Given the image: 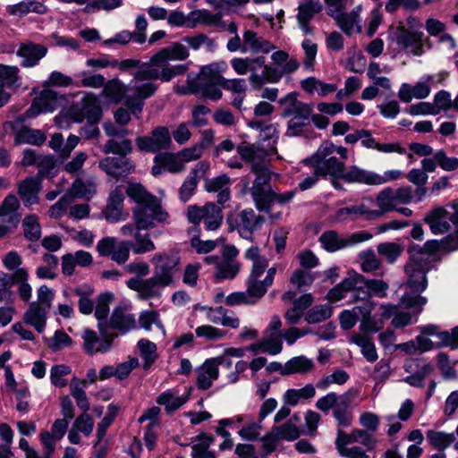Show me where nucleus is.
I'll list each match as a JSON object with an SVG mask.
<instances>
[{
    "label": "nucleus",
    "mask_w": 458,
    "mask_h": 458,
    "mask_svg": "<svg viewBox=\"0 0 458 458\" xmlns=\"http://www.w3.org/2000/svg\"><path fill=\"white\" fill-rule=\"evenodd\" d=\"M231 228L235 229L241 237L251 241L253 233L259 230L264 223L262 216L257 215L253 209L246 208L236 215L227 217Z\"/></svg>",
    "instance_id": "obj_11"
},
{
    "label": "nucleus",
    "mask_w": 458,
    "mask_h": 458,
    "mask_svg": "<svg viewBox=\"0 0 458 458\" xmlns=\"http://www.w3.org/2000/svg\"><path fill=\"white\" fill-rule=\"evenodd\" d=\"M243 47L242 53L248 51L252 53L267 54L275 48V46L268 40L259 36L255 31L246 30L242 35Z\"/></svg>",
    "instance_id": "obj_33"
},
{
    "label": "nucleus",
    "mask_w": 458,
    "mask_h": 458,
    "mask_svg": "<svg viewBox=\"0 0 458 458\" xmlns=\"http://www.w3.org/2000/svg\"><path fill=\"white\" fill-rule=\"evenodd\" d=\"M96 178H89L87 181L76 179L67 193L72 194L73 199L78 198L89 200L96 194Z\"/></svg>",
    "instance_id": "obj_44"
},
{
    "label": "nucleus",
    "mask_w": 458,
    "mask_h": 458,
    "mask_svg": "<svg viewBox=\"0 0 458 458\" xmlns=\"http://www.w3.org/2000/svg\"><path fill=\"white\" fill-rule=\"evenodd\" d=\"M196 374L197 387L200 390L210 388L213 382L219 377V369L216 368V361L212 359H207L196 369Z\"/></svg>",
    "instance_id": "obj_30"
},
{
    "label": "nucleus",
    "mask_w": 458,
    "mask_h": 458,
    "mask_svg": "<svg viewBox=\"0 0 458 458\" xmlns=\"http://www.w3.org/2000/svg\"><path fill=\"white\" fill-rule=\"evenodd\" d=\"M372 234L368 231H359L348 236H342L337 232L328 230L319 236L321 246L328 252H335L358 243L369 241Z\"/></svg>",
    "instance_id": "obj_10"
},
{
    "label": "nucleus",
    "mask_w": 458,
    "mask_h": 458,
    "mask_svg": "<svg viewBox=\"0 0 458 458\" xmlns=\"http://www.w3.org/2000/svg\"><path fill=\"white\" fill-rule=\"evenodd\" d=\"M127 286L137 292L140 300H148L152 297L160 296L159 287H166L155 276L147 279L132 277L126 283Z\"/></svg>",
    "instance_id": "obj_20"
},
{
    "label": "nucleus",
    "mask_w": 458,
    "mask_h": 458,
    "mask_svg": "<svg viewBox=\"0 0 458 458\" xmlns=\"http://www.w3.org/2000/svg\"><path fill=\"white\" fill-rule=\"evenodd\" d=\"M189 56V51L185 46L181 43H174L168 47H165L151 58V64L156 66H164L169 61H182Z\"/></svg>",
    "instance_id": "obj_29"
},
{
    "label": "nucleus",
    "mask_w": 458,
    "mask_h": 458,
    "mask_svg": "<svg viewBox=\"0 0 458 458\" xmlns=\"http://www.w3.org/2000/svg\"><path fill=\"white\" fill-rule=\"evenodd\" d=\"M439 249L440 243L437 240H430L426 242L423 247L415 244L410 246L408 252L411 261L429 265L431 256Z\"/></svg>",
    "instance_id": "obj_40"
},
{
    "label": "nucleus",
    "mask_w": 458,
    "mask_h": 458,
    "mask_svg": "<svg viewBox=\"0 0 458 458\" xmlns=\"http://www.w3.org/2000/svg\"><path fill=\"white\" fill-rule=\"evenodd\" d=\"M165 169L171 173H179L184 169V165L178 155L175 156L167 152L159 153L154 157L152 174L157 176Z\"/></svg>",
    "instance_id": "obj_32"
},
{
    "label": "nucleus",
    "mask_w": 458,
    "mask_h": 458,
    "mask_svg": "<svg viewBox=\"0 0 458 458\" xmlns=\"http://www.w3.org/2000/svg\"><path fill=\"white\" fill-rule=\"evenodd\" d=\"M24 238L31 242H38L42 235L41 225L35 214L26 215L21 221Z\"/></svg>",
    "instance_id": "obj_48"
},
{
    "label": "nucleus",
    "mask_w": 458,
    "mask_h": 458,
    "mask_svg": "<svg viewBox=\"0 0 458 458\" xmlns=\"http://www.w3.org/2000/svg\"><path fill=\"white\" fill-rule=\"evenodd\" d=\"M102 337H99L97 333L90 329H85L82 335L83 348L86 353L93 355L98 352H107L111 347L114 339L117 336L116 334L109 333L106 327V334L100 332Z\"/></svg>",
    "instance_id": "obj_15"
},
{
    "label": "nucleus",
    "mask_w": 458,
    "mask_h": 458,
    "mask_svg": "<svg viewBox=\"0 0 458 458\" xmlns=\"http://www.w3.org/2000/svg\"><path fill=\"white\" fill-rule=\"evenodd\" d=\"M48 311L49 310L46 307L32 301L23 314V321L25 324L33 327L38 333H42L47 325Z\"/></svg>",
    "instance_id": "obj_35"
},
{
    "label": "nucleus",
    "mask_w": 458,
    "mask_h": 458,
    "mask_svg": "<svg viewBox=\"0 0 458 458\" xmlns=\"http://www.w3.org/2000/svg\"><path fill=\"white\" fill-rule=\"evenodd\" d=\"M314 368L312 360L305 356H297L290 359L284 364V374H305L311 371Z\"/></svg>",
    "instance_id": "obj_52"
},
{
    "label": "nucleus",
    "mask_w": 458,
    "mask_h": 458,
    "mask_svg": "<svg viewBox=\"0 0 458 458\" xmlns=\"http://www.w3.org/2000/svg\"><path fill=\"white\" fill-rule=\"evenodd\" d=\"M47 140L46 134L38 129L22 127L14 134L15 145L30 144L41 146Z\"/></svg>",
    "instance_id": "obj_43"
},
{
    "label": "nucleus",
    "mask_w": 458,
    "mask_h": 458,
    "mask_svg": "<svg viewBox=\"0 0 458 458\" xmlns=\"http://www.w3.org/2000/svg\"><path fill=\"white\" fill-rule=\"evenodd\" d=\"M157 77L158 70L155 64H151L150 60L140 65L139 71L135 72L133 79L127 86L128 91L132 92V95L127 94L124 97V105L132 114L140 113L143 100L156 92L157 87L152 81L157 80Z\"/></svg>",
    "instance_id": "obj_2"
},
{
    "label": "nucleus",
    "mask_w": 458,
    "mask_h": 458,
    "mask_svg": "<svg viewBox=\"0 0 458 458\" xmlns=\"http://www.w3.org/2000/svg\"><path fill=\"white\" fill-rule=\"evenodd\" d=\"M20 70L15 65L0 64V107L10 99V95L4 88H14L20 85Z\"/></svg>",
    "instance_id": "obj_27"
},
{
    "label": "nucleus",
    "mask_w": 458,
    "mask_h": 458,
    "mask_svg": "<svg viewBox=\"0 0 458 458\" xmlns=\"http://www.w3.org/2000/svg\"><path fill=\"white\" fill-rule=\"evenodd\" d=\"M241 265L236 260L221 259L216 269V276L218 279H233L240 272Z\"/></svg>",
    "instance_id": "obj_62"
},
{
    "label": "nucleus",
    "mask_w": 458,
    "mask_h": 458,
    "mask_svg": "<svg viewBox=\"0 0 458 458\" xmlns=\"http://www.w3.org/2000/svg\"><path fill=\"white\" fill-rule=\"evenodd\" d=\"M236 150L241 158L250 165L251 172H259L267 165L268 153L260 144L242 141L236 147Z\"/></svg>",
    "instance_id": "obj_14"
},
{
    "label": "nucleus",
    "mask_w": 458,
    "mask_h": 458,
    "mask_svg": "<svg viewBox=\"0 0 458 458\" xmlns=\"http://www.w3.org/2000/svg\"><path fill=\"white\" fill-rule=\"evenodd\" d=\"M98 99L92 93H87L81 100V113L75 116L78 123L87 119L89 123H97L101 117Z\"/></svg>",
    "instance_id": "obj_28"
},
{
    "label": "nucleus",
    "mask_w": 458,
    "mask_h": 458,
    "mask_svg": "<svg viewBox=\"0 0 458 458\" xmlns=\"http://www.w3.org/2000/svg\"><path fill=\"white\" fill-rule=\"evenodd\" d=\"M183 42L186 43L192 50H199L200 47H205L207 51L214 52L217 44L213 38H210L206 34L199 33L193 36H187L183 38Z\"/></svg>",
    "instance_id": "obj_56"
},
{
    "label": "nucleus",
    "mask_w": 458,
    "mask_h": 458,
    "mask_svg": "<svg viewBox=\"0 0 458 458\" xmlns=\"http://www.w3.org/2000/svg\"><path fill=\"white\" fill-rule=\"evenodd\" d=\"M124 195L119 188H115L109 194L107 205L104 211L105 218L111 223L122 219Z\"/></svg>",
    "instance_id": "obj_37"
},
{
    "label": "nucleus",
    "mask_w": 458,
    "mask_h": 458,
    "mask_svg": "<svg viewBox=\"0 0 458 458\" xmlns=\"http://www.w3.org/2000/svg\"><path fill=\"white\" fill-rule=\"evenodd\" d=\"M409 182L415 184L417 188L418 200H421L427 193L425 184L428 182V176L421 169L413 168L406 175Z\"/></svg>",
    "instance_id": "obj_64"
},
{
    "label": "nucleus",
    "mask_w": 458,
    "mask_h": 458,
    "mask_svg": "<svg viewBox=\"0 0 458 458\" xmlns=\"http://www.w3.org/2000/svg\"><path fill=\"white\" fill-rule=\"evenodd\" d=\"M138 348L143 360V369H148L157 358L156 344L147 339H140L138 342Z\"/></svg>",
    "instance_id": "obj_59"
},
{
    "label": "nucleus",
    "mask_w": 458,
    "mask_h": 458,
    "mask_svg": "<svg viewBox=\"0 0 458 458\" xmlns=\"http://www.w3.org/2000/svg\"><path fill=\"white\" fill-rule=\"evenodd\" d=\"M171 141L168 129L160 126L154 129L150 136L138 137L136 145L141 151L157 153L162 149L169 148Z\"/></svg>",
    "instance_id": "obj_13"
},
{
    "label": "nucleus",
    "mask_w": 458,
    "mask_h": 458,
    "mask_svg": "<svg viewBox=\"0 0 458 458\" xmlns=\"http://www.w3.org/2000/svg\"><path fill=\"white\" fill-rule=\"evenodd\" d=\"M223 220L222 209L214 203L206 204V212L204 224L207 230L213 231L217 229Z\"/></svg>",
    "instance_id": "obj_58"
},
{
    "label": "nucleus",
    "mask_w": 458,
    "mask_h": 458,
    "mask_svg": "<svg viewBox=\"0 0 458 458\" xmlns=\"http://www.w3.org/2000/svg\"><path fill=\"white\" fill-rule=\"evenodd\" d=\"M228 66L225 61H219L204 65L200 68L197 77L188 75L187 82L189 91L200 98L214 101L219 100L223 94L221 87L225 77L222 75Z\"/></svg>",
    "instance_id": "obj_3"
},
{
    "label": "nucleus",
    "mask_w": 458,
    "mask_h": 458,
    "mask_svg": "<svg viewBox=\"0 0 458 458\" xmlns=\"http://www.w3.org/2000/svg\"><path fill=\"white\" fill-rule=\"evenodd\" d=\"M59 106L57 93L52 89H43L40 94L36 97L26 111V116L29 118L36 117L40 114L52 113Z\"/></svg>",
    "instance_id": "obj_18"
},
{
    "label": "nucleus",
    "mask_w": 458,
    "mask_h": 458,
    "mask_svg": "<svg viewBox=\"0 0 458 458\" xmlns=\"http://www.w3.org/2000/svg\"><path fill=\"white\" fill-rule=\"evenodd\" d=\"M360 282L357 283L358 293L356 300L371 298L374 295L378 298H386L389 285L382 279H367L360 274Z\"/></svg>",
    "instance_id": "obj_24"
},
{
    "label": "nucleus",
    "mask_w": 458,
    "mask_h": 458,
    "mask_svg": "<svg viewBox=\"0 0 458 458\" xmlns=\"http://www.w3.org/2000/svg\"><path fill=\"white\" fill-rule=\"evenodd\" d=\"M424 221L434 234L447 233L451 228L449 221L455 225L458 233V205L453 206L451 210L442 207L435 208L425 216Z\"/></svg>",
    "instance_id": "obj_12"
},
{
    "label": "nucleus",
    "mask_w": 458,
    "mask_h": 458,
    "mask_svg": "<svg viewBox=\"0 0 458 458\" xmlns=\"http://www.w3.org/2000/svg\"><path fill=\"white\" fill-rule=\"evenodd\" d=\"M244 257L252 262L245 286L260 300L273 284L276 267H268V259L260 255V250L256 246L250 247L245 251Z\"/></svg>",
    "instance_id": "obj_4"
},
{
    "label": "nucleus",
    "mask_w": 458,
    "mask_h": 458,
    "mask_svg": "<svg viewBox=\"0 0 458 458\" xmlns=\"http://www.w3.org/2000/svg\"><path fill=\"white\" fill-rule=\"evenodd\" d=\"M330 148L332 149L331 146H319L311 157L303 160V163L312 167L319 177L342 178L345 182L359 184L360 167L353 165L345 168L344 162L330 155Z\"/></svg>",
    "instance_id": "obj_1"
},
{
    "label": "nucleus",
    "mask_w": 458,
    "mask_h": 458,
    "mask_svg": "<svg viewBox=\"0 0 458 458\" xmlns=\"http://www.w3.org/2000/svg\"><path fill=\"white\" fill-rule=\"evenodd\" d=\"M42 189V179L39 175L30 176L21 181L17 186V193L23 205L30 208L39 203L38 194Z\"/></svg>",
    "instance_id": "obj_19"
},
{
    "label": "nucleus",
    "mask_w": 458,
    "mask_h": 458,
    "mask_svg": "<svg viewBox=\"0 0 458 458\" xmlns=\"http://www.w3.org/2000/svg\"><path fill=\"white\" fill-rule=\"evenodd\" d=\"M322 10V4L319 0H307L298 6V13L296 15L300 30L306 35H310L314 31L310 21L316 14Z\"/></svg>",
    "instance_id": "obj_23"
},
{
    "label": "nucleus",
    "mask_w": 458,
    "mask_h": 458,
    "mask_svg": "<svg viewBox=\"0 0 458 458\" xmlns=\"http://www.w3.org/2000/svg\"><path fill=\"white\" fill-rule=\"evenodd\" d=\"M250 193L258 210L264 212L270 211L273 196L271 187L251 186Z\"/></svg>",
    "instance_id": "obj_46"
},
{
    "label": "nucleus",
    "mask_w": 458,
    "mask_h": 458,
    "mask_svg": "<svg viewBox=\"0 0 458 458\" xmlns=\"http://www.w3.org/2000/svg\"><path fill=\"white\" fill-rule=\"evenodd\" d=\"M208 167L207 163L199 162L191 171L179 190V197L182 201L187 202L191 198L198 185V178L204 175Z\"/></svg>",
    "instance_id": "obj_34"
},
{
    "label": "nucleus",
    "mask_w": 458,
    "mask_h": 458,
    "mask_svg": "<svg viewBox=\"0 0 458 458\" xmlns=\"http://www.w3.org/2000/svg\"><path fill=\"white\" fill-rule=\"evenodd\" d=\"M142 230L136 228L134 242H131V250L136 255H142L156 250L154 242L148 233H142Z\"/></svg>",
    "instance_id": "obj_53"
},
{
    "label": "nucleus",
    "mask_w": 458,
    "mask_h": 458,
    "mask_svg": "<svg viewBox=\"0 0 458 458\" xmlns=\"http://www.w3.org/2000/svg\"><path fill=\"white\" fill-rule=\"evenodd\" d=\"M391 46L395 45L398 51H404L413 56H421L425 54L424 32L420 30H409L404 26H398L391 35Z\"/></svg>",
    "instance_id": "obj_8"
},
{
    "label": "nucleus",
    "mask_w": 458,
    "mask_h": 458,
    "mask_svg": "<svg viewBox=\"0 0 458 458\" xmlns=\"http://www.w3.org/2000/svg\"><path fill=\"white\" fill-rule=\"evenodd\" d=\"M376 202L378 207L377 212L380 213V217L386 213L396 209L398 204L394 195V189L386 187L380 191L377 195Z\"/></svg>",
    "instance_id": "obj_51"
},
{
    "label": "nucleus",
    "mask_w": 458,
    "mask_h": 458,
    "mask_svg": "<svg viewBox=\"0 0 458 458\" xmlns=\"http://www.w3.org/2000/svg\"><path fill=\"white\" fill-rule=\"evenodd\" d=\"M47 53L46 47L32 42L21 43L16 51L17 56L21 59V65L25 68L36 66Z\"/></svg>",
    "instance_id": "obj_25"
},
{
    "label": "nucleus",
    "mask_w": 458,
    "mask_h": 458,
    "mask_svg": "<svg viewBox=\"0 0 458 458\" xmlns=\"http://www.w3.org/2000/svg\"><path fill=\"white\" fill-rule=\"evenodd\" d=\"M134 224L139 230H149L157 223L169 224V215L162 208L157 198L145 205L137 206L132 209Z\"/></svg>",
    "instance_id": "obj_9"
},
{
    "label": "nucleus",
    "mask_w": 458,
    "mask_h": 458,
    "mask_svg": "<svg viewBox=\"0 0 458 458\" xmlns=\"http://www.w3.org/2000/svg\"><path fill=\"white\" fill-rule=\"evenodd\" d=\"M126 194L133 199L138 205L141 206L148 203L157 197L148 193L146 189L138 182H129L126 189Z\"/></svg>",
    "instance_id": "obj_57"
},
{
    "label": "nucleus",
    "mask_w": 458,
    "mask_h": 458,
    "mask_svg": "<svg viewBox=\"0 0 458 458\" xmlns=\"http://www.w3.org/2000/svg\"><path fill=\"white\" fill-rule=\"evenodd\" d=\"M403 176L401 170H387L383 174L360 167L359 184L378 186L388 182L396 181Z\"/></svg>",
    "instance_id": "obj_31"
},
{
    "label": "nucleus",
    "mask_w": 458,
    "mask_h": 458,
    "mask_svg": "<svg viewBox=\"0 0 458 458\" xmlns=\"http://www.w3.org/2000/svg\"><path fill=\"white\" fill-rule=\"evenodd\" d=\"M265 57H234L231 60V66L239 75H245L253 70H259L264 66Z\"/></svg>",
    "instance_id": "obj_45"
},
{
    "label": "nucleus",
    "mask_w": 458,
    "mask_h": 458,
    "mask_svg": "<svg viewBox=\"0 0 458 458\" xmlns=\"http://www.w3.org/2000/svg\"><path fill=\"white\" fill-rule=\"evenodd\" d=\"M316 395V388L312 384H307L301 388H291L283 395L284 403L296 406L300 402L312 399Z\"/></svg>",
    "instance_id": "obj_42"
},
{
    "label": "nucleus",
    "mask_w": 458,
    "mask_h": 458,
    "mask_svg": "<svg viewBox=\"0 0 458 458\" xmlns=\"http://www.w3.org/2000/svg\"><path fill=\"white\" fill-rule=\"evenodd\" d=\"M360 280V274L352 270L349 271L347 276L335 286H334L327 293V299L329 301H338L346 297V294L350 292L352 293V301H357L356 293H358V285Z\"/></svg>",
    "instance_id": "obj_21"
},
{
    "label": "nucleus",
    "mask_w": 458,
    "mask_h": 458,
    "mask_svg": "<svg viewBox=\"0 0 458 458\" xmlns=\"http://www.w3.org/2000/svg\"><path fill=\"white\" fill-rule=\"evenodd\" d=\"M189 399V394L185 396H179L174 390H166L159 394L156 400L157 403L165 407L167 413H172L182 407Z\"/></svg>",
    "instance_id": "obj_47"
},
{
    "label": "nucleus",
    "mask_w": 458,
    "mask_h": 458,
    "mask_svg": "<svg viewBox=\"0 0 458 458\" xmlns=\"http://www.w3.org/2000/svg\"><path fill=\"white\" fill-rule=\"evenodd\" d=\"M427 439L431 445L438 450H444L455 441L454 433H445L437 430H428Z\"/></svg>",
    "instance_id": "obj_55"
},
{
    "label": "nucleus",
    "mask_w": 458,
    "mask_h": 458,
    "mask_svg": "<svg viewBox=\"0 0 458 458\" xmlns=\"http://www.w3.org/2000/svg\"><path fill=\"white\" fill-rule=\"evenodd\" d=\"M377 250L388 263L393 264L401 256L403 248L399 243L386 242L379 243L377 247Z\"/></svg>",
    "instance_id": "obj_63"
},
{
    "label": "nucleus",
    "mask_w": 458,
    "mask_h": 458,
    "mask_svg": "<svg viewBox=\"0 0 458 458\" xmlns=\"http://www.w3.org/2000/svg\"><path fill=\"white\" fill-rule=\"evenodd\" d=\"M404 370L410 374L424 378L434 370L433 365L418 359H410L404 364Z\"/></svg>",
    "instance_id": "obj_60"
},
{
    "label": "nucleus",
    "mask_w": 458,
    "mask_h": 458,
    "mask_svg": "<svg viewBox=\"0 0 458 458\" xmlns=\"http://www.w3.org/2000/svg\"><path fill=\"white\" fill-rule=\"evenodd\" d=\"M7 12L12 15L21 17L30 13H45L47 7L37 0H23L18 4L9 5Z\"/></svg>",
    "instance_id": "obj_49"
},
{
    "label": "nucleus",
    "mask_w": 458,
    "mask_h": 458,
    "mask_svg": "<svg viewBox=\"0 0 458 458\" xmlns=\"http://www.w3.org/2000/svg\"><path fill=\"white\" fill-rule=\"evenodd\" d=\"M20 208L19 199L14 194H8L0 204V218L13 226H18L21 219Z\"/></svg>",
    "instance_id": "obj_36"
},
{
    "label": "nucleus",
    "mask_w": 458,
    "mask_h": 458,
    "mask_svg": "<svg viewBox=\"0 0 458 458\" xmlns=\"http://www.w3.org/2000/svg\"><path fill=\"white\" fill-rule=\"evenodd\" d=\"M332 314L333 308L331 304H318L313 306L306 312L304 319L308 324H318L331 318Z\"/></svg>",
    "instance_id": "obj_54"
},
{
    "label": "nucleus",
    "mask_w": 458,
    "mask_h": 458,
    "mask_svg": "<svg viewBox=\"0 0 458 458\" xmlns=\"http://www.w3.org/2000/svg\"><path fill=\"white\" fill-rule=\"evenodd\" d=\"M98 166L108 175L119 179L128 176L135 170V164L125 157H106L99 161Z\"/></svg>",
    "instance_id": "obj_16"
},
{
    "label": "nucleus",
    "mask_w": 458,
    "mask_h": 458,
    "mask_svg": "<svg viewBox=\"0 0 458 458\" xmlns=\"http://www.w3.org/2000/svg\"><path fill=\"white\" fill-rule=\"evenodd\" d=\"M221 87L230 91L233 94V99L231 105L242 111V104L245 98V93L247 90V84L244 79L234 78V79H224Z\"/></svg>",
    "instance_id": "obj_39"
},
{
    "label": "nucleus",
    "mask_w": 458,
    "mask_h": 458,
    "mask_svg": "<svg viewBox=\"0 0 458 458\" xmlns=\"http://www.w3.org/2000/svg\"><path fill=\"white\" fill-rule=\"evenodd\" d=\"M124 86L118 80L108 81L104 85L102 91L103 96L112 103H119L123 98L124 99Z\"/></svg>",
    "instance_id": "obj_61"
},
{
    "label": "nucleus",
    "mask_w": 458,
    "mask_h": 458,
    "mask_svg": "<svg viewBox=\"0 0 458 458\" xmlns=\"http://www.w3.org/2000/svg\"><path fill=\"white\" fill-rule=\"evenodd\" d=\"M358 395L356 389L351 388L342 394L330 392L318 398L316 402V408L322 412L327 413L332 410V415L337 425L342 428H348L353 420L352 404Z\"/></svg>",
    "instance_id": "obj_5"
},
{
    "label": "nucleus",
    "mask_w": 458,
    "mask_h": 458,
    "mask_svg": "<svg viewBox=\"0 0 458 458\" xmlns=\"http://www.w3.org/2000/svg\"><path fill=\"white\" fill-rule=\"evenodd\" d=\"M433 76L426 75L418 81L414 86L409 83H403L400 86L397 96L403 103H409L412 98L423 99L429 96L431 92L430 83Z\"/></svg>",
    "instance_id": "obj_17"
},
{
    "label": "nucleus",
    "mask_w": 458,
    "mask_h": 458,
    "mask_svg": "<svg viewBox=\"0 0 458 458\" xmlns=\"http://www.w3.org/2000/svg\"><path fill=\"white\" fill-rule=\"evenodd\" d=\"M136 327L135 316L125 307L117 306L112 311L107 329H114L125 334Z\"/></svg>",
    "instance_id": "obj_26"
},
{
    "label": "nucleus",
    "mask_w": 458,
    "mask_h": 458,
    "mask_svg": "<svg viewBox=\"0 0 458 458\" xmlns=\"http://www.w3.org/2000/svg\"><path fill=\"white\" fill-rule=\"evenodd\" d=\"M150 263L153 266L155 276L165 286L174 284L175 278L181 271V258L179 252L171 250L160 251L152 255Z\"/></svg>",
    "instance_id": "obj_7"
},
{
    "label": "nucleus",
    "mask_w": 458,
    "mask_h": 458,
    "mask_svg": "<svg viewBox=\"0 0 458 458\" xmlns=\"http://www.w3.org/2000/svg\"><path fill=\"white\" fill-rule=\"evenodd\" d=\"M296 92L288 93L280 98L279 105L283 108V117L301 116L302 118H310L313 106L312 105L299 101Z\"/></svg>",
    "instance_id": "obj_22"
},
{
    "label": "nucleus",
    "mask_w": 458,
    "mask_h": 458,
    "mask_svg": "<svg viewBox=\"0 0 458 458\" xmlns=\"http://www.w3.org/2000/svg\"><path fill=\"white\" fill-rule=\"evenodd\" d=\"M113 299L114 295L111 293H104L98 297L95 317L98 320V328L99 332H103L104 334H106V327H107L109 321V319H107L109 304Z\"/></svg>",
    "instance_id": "obj_41"
},
{
    "label": "nucleus",
    "mask_w": 458,
    "mask_h": 458,
    "mask_svg": "<svg viewBox=\"0 0 458 458\" xmlns=\"http://www.w3.org/2000/svg\"><path fill=\"white\" fill-rule=\"evenodd\" d=\"M428 265L421 262L411 261L405 266V273L408 276V281L405 286L409 288L411 293H404L400 299V305L405 309H416V314L422 310V307L427 303V299L421 297V293L427 287L426 270Z\"/></svg>",
    "instance_id": "obj_6"
},
{
    "label": "nucleus",
    "mask_w": 458,
    "mask_h": 458,
    "mask_svg": "<svg viewBox=\"0 0 458 458\" xmlns=\"http://www.w3.org/2000/svg\"><path fill=\"white\" fill-rule=\"evenodd\" d=\"M361 6L357 5L350 13H343L334 20L338 27L347 35L361 32L360 13Z\"/></svg>",
    "instance_id": "obj_38"
},
{
    "label": "nucleus",
    "mask_w": 458,
    "mask_h": 458,
    "mask_svg": "<svg viewBox=\"0 0 458 458\" xmlns=\"http://www.w3.org/2000/svg\"><path fill=\"white\" fill-rule=\"evenodd\" d=\"M13 286L17 288V293L20 299L28 302L32 296V287L29 284V273L26 268H19L14 271Z\"/></svg>",
    "instance_id": "obj_50"
}]
</instances>
